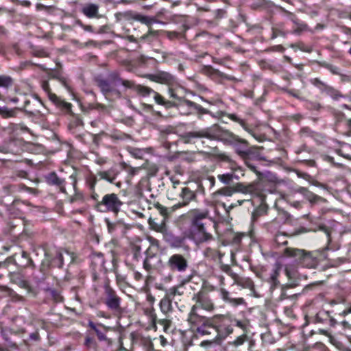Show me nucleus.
Here are the masks:
<instances>
[{
    "instance_id": "1",
    "label": "nucleus",
    "mask_w": 351,
    "mask_h": 351,
    "mask_svg": "<svg viewBox=\"0 0 351 351\" xmlns=\"http://www.w3.org/2000/svg\"><path fill=\"white\" fill-rule=\"evenodd\" d=\"M143 77L152 82L167 85L169 99H166L152 88L137 84L132 80L128 89L135 91L142 97L152 95L155 102L165 109L176 108L181 110L182 108L186 107V110L183 112L185 115L197 114L198 118L201 119L203 114H211L210 111L208 109L194 101L186 99L185 88L180 84L178 79L169 73L160 71L155 74H146Z\"/></svg>"
},
{
    "instance_id": "2",
    "label": "nucleus",
    "mask_w": 351,
    "mask_h": 351,
    "mask_svg": "<svg viewBox=\"0 0 351 351\" xmlns=\"http://www.w3.org/2000/svg\"><path fill=\"white\" fill-rule=\"evenodd\" d=\"M209 212L207 210L191 209L183 217L189 221V228L180 235L175 234L167 229L163 232V239L171 248L188 249L186 240L194 241L197 244L212 241L213 237L208 228L210 226L208 220Z\"/></svg>"
},
{
    "instance_id": "3",
    "label": "nucleus",
    "mask_w": 351,
    "mask_h": 351,
    "mask_svg": "<svg viewBox=\"0 0 351 351\" xmlns=\"http://www.w3.org/2000/svg\"><path fill=\"white\" fill-rule=\"evenodd\" d=\"M181 138L185 143H191L194 138H201L220 141L226 146L232 147L235 153L244 160L250 158L255 154L254 148L250 145L246 139L230 130L223 129L218 124H213L199 130L185 132Z\"/></svg>"
},
{
    "instance_id": "4",
    "label": "nucleus",
    "mask_w": 351,
    "mask_h": 351,
    "mask_svg": "<svg viewBox=\"0 0 351 351\" xmlns=\"http://www.w3.org/2000/svg\"><path fill=\"white\" fill-rule=\"evenodd\" d=\"M84 180L90 199L95 203L94 209L100 213H112L114 215H117L123 205V202L121 200L118 194L114 193H106L100 198V195L96 191L97 183L96 176L93 172H90L86 175Z\"/></svg>"
},
{
    "instance_id": "5",
    "label": "nucleus",
    "mask_w": 351,
    "mask_h": 351,
    "mask_svg": "<svg viewBox=\"0 0 351 351\" xmlns=\"http://www.w3.org/2000/svg\"><path fill=\"white\" fill-rule=\"evenodd\" d=\"M27 130V128L25 126L10 124L5 130L8 136L4 143L0 146V152L19 155L23 152L25 143L21 134Z\"/></svg>"
},
{
    "instance_id": "6",
    "label": "nucleus",
    "mask_w": 351,
    "mask_h": 351,
    "mask_svg": "<svg viewBox=\"0 0 351 351\" xmlns=\"http://www.w3.org/2000/svg\"><path fill=\"white\" fill-rule=\"evenodd\" d=\"M187 322L191 329L197 335H212L216 333L214 328V316L206 317L197 313H189Z\"/></svg>"
},
{
    "instance_id": "7",
    "label": "nucleus",
    "mask_w": 351,
    "mask_h": 351,
    "mask_svg": "<svg viewBox=\"0 0 351 351\" xmlns=\"http://www.w3.org/2000/svg\"><path fill=\"white\" fill-rule=\"evenodd\" d=\"M283 255L286 257L295 258L298 264L304 267L315 268L319 262L322 254L319 252H306L304 250L285 247Z\"/></svg>"
},
{
    "instance_id": "8",
    "label": "nucleus",
    "mask_w": 351,
    "mask_h": 351,
    "mask_svg": "<svg viewBox=\"0 0 351 351\" xmlns=\"http://www.w3.org/2000/svg\"><path fill=\"white\" fill-rule=\"evenodd\" d=\"M234 192H241L245 194L254 193L263 199V191L259 182L252 183L238 182L233 187L229 186L222 187L213 193L215 195L231 196Z\"/></svg>"
},
{
    "instance_id": "9",
    "label": "nucleus",
    "mask_w": 351,
    "mask_h": 351,
    "mask_svg": "<svg viewBox=\"0 0 351 351\" xmlns=\"http://www.w3.org/2000/svg\"><path fill=\"white\" fill-rule=\"evenodd\" d=\"M198 194L204 195V187L203 184H196L195 189L189 186H182L179 190L178 197L180 200L173 206L171 210L185 207L191 202H197V195Z\"/></svg>"
},
{
    "instance_id": "10",
    "label": "nucleus",
    "mask_w": 351,
    "mask_h": 351,
    "mask_svg": "<svg viewBox=\"0 0 351 351\" xmlns=\"http://www.w3.org/2000/svg\"><path fill=\"white\" fill-rule=\"evenodd\" d=\"M90 272L91 278L93 282V289L95 291L97 290L99 286L100 276L106 274L108 271L105 266L104 256L101 252H93L90 254Z\"/></svg>"
},
{
    "instance_id": "11",
    "label": "nucleus",
    "mask_w": 351,
    "mask_h": 351,
    "mask_svg": "<svg viewBox=\"0 0 351 351\" xmlns=\"http://www.w3.org/2000/svg\"><path fill=\"white\" fill-rule=\"evenodd\" d=\"M198 291H204L207 294H210L213 291H217L221 300L233 307L246 304L245 300L243 298H232L230 293L224 287L218 288L208 281L203 282L201 289Z\"/></svg>"
},
{
    "instance_id": "12",
    "label": "nucleus",
    "mask_w": 351,
    "mask_h": 351,
    "mask_svg": "<svg viewBox=\"0 0 351 351\" xmlns=\"http://www.w3.org/2000/svg\"><path fill=\"white\" fill-rule=\"evenodd\" d=\"M214 328L216 333L212 340H221L233 333L231 315L218 314L214 315Z\"/></svg>"
},
{
    "instance_id": "13",
    "label": "nucleus",
    "mask_w": 351,
    "mask_h": 351,
    "mask_svg": "<svg viewBox=\"0 0 351 351\" xmlns=\"http://www.w3.org/2000/svg\"><path fill=\"white\" fill-rule=\"evenodd\" d=\"M194 304L191 306L189 313H197V310L202 309L208 313H213L216 309L214 300L210 294L204 291H197L192 297Z\"/></svg>"
},
{
    "instance_id": "14",
    "label": "nucleus",
    "mask_w": 351,
    "mask_h": 351,
    "mask_svg": "<svg viewBox=\"0 0 351 351\" xmlns=\"http://www.w3.org/2000/svg\"><path fill=\"white\" fill-rule=\"evenodd\" d=\"M210 113L213 117L218 119H221L223 117H228L232 121L238 123L245 131L252 135L259 142H263L265 138L264 135L260 134L256 136L254 132L252 126L248 123L247 121L235 113H228L223 110H218L215 114H213L211 112Z\"/></svg>"
},
{
    "instance_id": "15",
    "label": "nucleus",
    "mask_w": 351,
    "mask_h": 351,
    "mask_svg": "<svg viewBox=\"0 0 351 351\" xmlns=\"http://www.w3.org/2000/svg\"><path fill=\"white\" fill-rule=\"evenodd\" d=\"M104 303L107 308L114 313H119L121 311V298L118 295L117 291L110 285L108 279H106L104 285Z\"/></svg>"
},
{
    "instance_id": "16",
    "label": "nucleus",
    "mask_w": 351,
    "mask_h": 351,
    "mask_svg": "<svg viewBox=\"0 0 351 351\" xmlns=\"http://www.w3.org/2000/svg\"><path fill=\"white\" fill-rule=\"evenodd\" d=\"M90 330L92 335L96 336L97 339L100 342H104L107 346H112L113 341L107 337V332L111 328L101 323H95L93 321L92 317L88 315L87 317V324L84 325Z\"/></svg>"
},
{
    "instance_id": "17",
    "label": "nucleus",
    "mask_w": 351,
    "mask_h": 351,
    "mask_svg": "<svg viewBox=\"0 0 351 351\" xmlns=\"http://www.w3.org/2000/svg\"><path fill=\"white\" fill-rule=\"evenodd\" d=\"M40 86L43 91L47 94L49 100L58 108L62 113L65 114H73V105L71 103L67 102L65 99L57 96L53 93L47 80H42Z\"/></svg>"
},
{
    "instance_id": "18",
    "label": "nucleus",
    "mask_w": 351,
    "mask_h": 351,
    "mask_svg": "<svg viewBox=\"0 0 351 351\" xmlns=\"http://www.w3.org/2000/svg\"><path fill=\"white\" fill-rule=\"evenodd\" d=\"M309 82L319 90L322 95L328 96L333 100L338 101L345 97L339 90L323 82L319 77L311 78Z\"/></svg>"
},
{
    "instance_id": "19",
    "label": "nucleus",
    "mask_w": 351,
    "mask_h": 351,
    "mask_svg": "<svg viewBox=\"0 0 351 351\" xmlns=\"http://www.w3.org/2000/svg\"><path fill=\"white\" fill-rule=\"evenodd\" d=\"M309 82L319 90L322 95L328 96L333 100L338 101L345 97L339 90L323 82L319 77L311 78Z\"/></svg>"
},
{
    "instance_id": "20",
    "label": "nucleus",
    "mask_w": 351,
    "mask_h": 351,
    "mask_svg": "<svg viewBox=\"0 0 351 351\" xmlns=\"http://www.w3.org/2000/svg\"><path fill=\"white\" fill-rule=\"evenodd\" d=\"M166 267L172 272L184 273L189 267V261L183 254H173L169 257Z\"/></svg>"
},
{
    "instance_id": "21",
    "label": "nucleus",
    "mask_w": 351,
    "mask_h": 351,
    "mask_svg": "<svg viewBox=\"0 0 351 351\" xmlns=\"http://www.w3.org/2000/svg\"><path fill=\"white\" fill-rule=\"evenodd\" d=\"M95 81L106 98L110 96H115L118 98L121 97V92L113 86V84L108 79H104L99 76L95 77Z\"/></svg>"
},
{
    "instance_id": "22",
    "label": "nucleus",
    "mask_w": 351,
    "mask_h": 351,
    "mask_svg": "<svg viewBox=\"0 0 351 351\" xmlns=\"http://www.w3.org/2000/svg\"><path fill=\"white\" fill-rule=\"evenodd\" d=\"M335 127L337 131L348 136H351V119H347L341 112L334 114Z\"/></svg>"
},
{
    "instance_id": "23",
    "label": "nucleus",
    "mask_w": 351,
    "mask_h": 351,
    "mask_svg": "<svg viewBox=\"0 0 351 351\" xmlns=\"http://www.w3.org/2000/svg\"><path fill=\"white\" fill-rule=\"evenodd\" d=\"M45 182L49 186H54L60 193L68 195L66 189V179L51 171L45 176Z\"/></svg>"
},
{
    "instance_id": "24",
    "label": "nucleus",
    "mask_w": 351,
    "mask_h": 351,
    "mask_svg": "<svg viewBox=\"0 0 351 351\" xmlns=\"http://www.w3.org/2000/svg\"><path fill=\"white\" fill-rule=\"evenodd\" d=\"M145 258L143 262V269L149 274L152 273L157 269L158 262L160 261L158 252L145 250L144 252Z\"/></svg>"
},
{
    "instance_id": "25",
    "label": "nucleus",
    "mask_w": 351,
    "mask_h": 351,
    "mask_svg": "<svg viewBox=\"0 0 351 351\" xmlns=\"http://www.w3.org/2000/svg\"><path fill=\"white\" fill-rule=\"evenodd\" d=\"M277 8L281 12L287 15L294 24V27L293 28V34H300L302 32L307 29L308 25L304 22L300 20L295 14L287 10L282 6H278Z\"/></svg>"
},
{
    "instance_id": "26",
    "label": "nucleus",
    "mask_w": 351,
    "mask_h": 351,
    "mask_svg": "<svg viewBox=\"0 0 351 351\" xmlns=\"http://www.w3.org/2000/svg\"><path fill=\"white\" fill-rule=\"evenodd\" d=\"M313 322L330 327H334L337 324V321L331 315L330 312L325 310L319 311L313 317Z\"/></svg>"
},
{
    "instance_id": "27",
    "label": "nucleus",
    "mask_w": 351,
    "mask_h": 351,
    "mask_svg": "<svg viewBox=\"0 0 351 351\" xmlns=\"http://www.w3.org/2000/svg\"><path fill=\"white\" fill-rule=\"evenodd\" d=\"M52 264L47 261L43 260L38 270L34 271L33 277L36 282L44 281L49 274Z\"/></svg>"
},
{
    "instance_id": "28",
    "label": "nucleus",
    "mask_w": 351,
    "mask_h": 351,
    "mask_svg": "<svg viewBox=\"0 0 351 351\" xmlns=\"http://www.w3.org/2000/svg\"><path fill=\"white\" fill-rule=\"evenodd\" d=\"M306 232V229L304 227H301L298 230H295V232L291 234H288L285 232H278L275 234L274 241L276 247L285 246L288 244L287 239L289 237L291 236L298 235Z\"/></svg>"
},
{
    "instance_id": "29",
    "label": "nucleus",
    "mask_w": 351,
    "mask_h": 351,
    "mask_svg": "<svg viewBox=\"0 0 351 351\" xmlns=\"http://www.w3.org/2000/svg\"><path fill=\"white\" fill-rule=\"evenodd\" d=\"M69 179L71 181V185L73 187L74 193L73 195L70 196L69 197V202L70 204H73L74 202L77 201H82L83 202L84 200V196L82 192H81L79 189L77 188V173L75 172H73L71 175L69 176Z\"/></svg>"
},
{
    "instance_id": "30",
    "label": "nucleus",
    "mask_w": 351,
    "mask_h": 351,
    "mask_svg": "<svg viewBox=\"0 0 351 351\" xmlns=\"http://www.w3.org/2000/svg\"><path fill=\"white\" fill-rule=\"evenodd\" d=\"M14 263L19 267L26 268V267H32L35 268L36 265L31 258L29 254L25 251H21V255L17 256L14 255Z\"/></svg>"
},
{
    "instance_id": "31",
    "label": "nucleus",
    "mask_w": 351,
    "mask_h": 351,
    "mask_svg": "<svg viewBox=\"0 0 351 351\" xmlns=\"http://www.w3.org/2000/svg\"><path fill=\"white\" fill-rule=\"evenodd\" d=\"M204 71L208 76L215 80H226L229 81H234L236 80L234 76L226 74L219 70L215 69L210 65L205 66Z\"/></svg>"
},
{
    "instance_id": "32",
    "label": "nucleus",
    "mask_w": 351,
    "mask_h": 351,
    "mask_svg": "<svg viewBox=\"0 0 351 351\" xmlns=\"http://www.w3.org/2000/svg\"><path fill=\"white\" fill-rule=\"evenodd\" d=\"M282 270V265L276 263L271 269L267 281L270 285V289L274 290L280 285L279 277Z\"/></svg>"
},
{
    "instance_id": "33",
    "label": "nucleus",
    "mask_w": 351,
    "mask_h": 351,
    "mask_svg": "<svg viewBox=\"0 0 351 351\" xmlns=\"http://www.w3.org/2000/svg\"><path fill=\"white\" fill-rule=\"evenodd\" d=\"M71 119L68 124V129L72 134L80 132L84 129V123L80 116L78 114H70Z\"/></svg>"
},
{
    "instance_id": "34",
    "label": "nucleus",
    "mask_w": 351,
    "mask_h": 351,
    "mask_svg": "<svg viewBox=\"0 0 351 351\" xmlns=\"http://www.w3.org/2000/svg\"><path fill=\"white\" fill-rule=\"evenodd\" d=\"M259 184L261 186V191H263V199H262L261 197H260L259 195H258L256 194L250 193L252 195L258 197L259 201L261 202L260 206L258 208H256L254 210V211L252 213V219L254 220L256 219L257 217L265 214L267 212V207L266 206V202H265V201H266L265 191L263 189V184L261 182H259Z\"/></svg>"
},
{
    "instance_id": "35",
    "label": "nucleus",
    "mask_w": 351,
    "mask_h": 351,
    "mask_svg": "<svg viewBox=\"0 0 351 351\" xmlns=\"http://www.w3.org/2000/svg\"><path fill=\"white\" fill-rule=\"evenodd\" d=\"M41 248L44 252V261H47L50 263L52 264L53 260L56 256H59L58 253L60 250L58 249L56 247L50 245L47 243H44L41 245Z\"/></svg>"
},
{
    "instance_id": "36",
    "label": "nucleus",
    "mask_w": 351,
    "mask_h": 351,
    "mask_svg": "<svg viewBox=\"0 0 351 351\" xmlns=\"http://www.w3.org/2000/svg\"><path fill=\"white\" fill-rule=\"evenodd\" d=\"M148 223L152 230L162 234L167 229L165 219L149 217Z\"/></svg>"
},
{
    "instance_id": "37",
    "label": "nucleus",
    "mask_w": 351,
    "mask_h": 351,
    "mask_svg": "<svg viewBox=\"0 0 351 351\" xmlns=\"http://www.w3.org/2000/svg\"><path fill=\"white\" fill-rule=\"evenodd\" d=\"M75 138L83 144H88L91 141L96 142L97 135L93 134L84 130L73 134Z\"/></svg>"
},
{
    "instance_id": "38",
    "label": "nucleus",
    "mask_w": 351,
    "mask_h": 351,
    "mask_svg": "<svg viewBox=\"0 0 351 351\" xmlns=\"http://www.w3.org/2000/svg\"><path fill=\"white\" fill-rule=\"evenodd\" d=\"M234 278V282L238 286L244 289H248L250 291H254V283L253 280L249 277H243L237 275H233Z\"/></svg>"
},
{
    "instance_id": "39",
    "label": "nucleus",
    "mask_w": 351,
    "mask_h": 351,
    "mask_svg": "<svg viewBox=\"0 0 351 351\" xmlns=\"http://www.w3.org/2000/svg\"><path fill=\"white\" fill-rule=\"evenodd\" d=\"M231 322L233 330L234 327H237L242 330V332H249L250 322L247 319H237L236 317L231 315Z\"/></svg>"
},
{
    "instance_id": "40",
    "label": "nucleus",
    "mask_w": 351,
    "mask_h": 351,
    "mask_svg": "<svg viewBox=\"0 0 351 351\" xmlns=\"http://www.w3.org/2000/svg\"><path fill=\"white\" fill-rule=\"evenodd\" d=\"M82 12L88 18L99 17V5L95 3L85 4L82 8Z\"/></svg>"
},
{
    "instance_id": "41",
    "label": "nucleus",
    "mask_w": 351,
    "mask_h": 351,
    "mask_svg": "<svg viewBox=\"0 0 351 351\" xmlns=\"http://www.w3.org/2000/svg\"><path fill=\"white\" fill-rule=\"evenodd\" d=\"M108 79L112 83L116 85L117 84H121L125 88H128L129 86L131 84L132 80H125L121 77L120 74L117 71H112L109 73Z\"/></svg>"
},
{
    "instance_id": "42",
    "label": "nucleus",
    "mask_w": 351,
    "mask_h": 351,
    "mask_svg": "<svg viewBox=\"0 0 351 351\" xmlns=\"http://www.w3.org/2000/svg\"><path fill=\"white\" fill-rule=\"evenodd\" d=\"M96 176L97 179L98 180V177L100 180H104L110 183H114L117 173L112 169H108L107 171H99L97 172V174H94Z\"/></svg>"
},
{
    "instance_id": "43",
    "label": "nucleus",
    "mask_w": 351,
    "mask_h": 351,
    "mask_svg": "<svg viewBox=\"0 0 351 351\" xmlns=\"http://www.w3.org/2000/svg\"><path fill=\"white\" fill-rule=\"evenodd\" d=\"M297 191L312 204L317 203L322 199L321 197L310 191L307 188L300 186L297 189Z\"/></svg>"
},
{
    "instance_id": "44",
    "label": "nucleus",
    "mask_w": 351,
    "mask_h": 351,
    "mask_svg": "<svg viewBox=\"0 0 351 351\" xmlns=\"http://www.w3.org/2000/svg\"><path fill=\"white\" fill-rule=\"evenodd\" d=\"M172 302L173 300L165 295L159 302L160 310L165 316H167L173 310Z\"/></svg>"
},
{
    "instance_id": "45",
    "label": "nucleus",
    "mask_w": 351,
    "mask_h": 351,
    "mask_svg": "<svg viewBox=\"0 0 351 351\" xmlns=\"http://www.w3.org/2000/svg\"><path fill=\"white\" fill-rule=\"evenodd\" d=\"M203 254L205 258L213 261H220L223 256L219 250L210 247L204 249Z\"/></svg>"
},
{
    "instance_id": "46",
    "label": "nucleus",
    "mask_w": 351,
    "mask_h": 351,
    "mask_svg": "<svg viewBox=\"0 0 351 351\" xmlns=\"http://www.w3.org/2000/svg\"><path fill=\"white\" fill-rule=\"evenodd\" d=\"M101 134L115 141H125L128 139H131V136L130 134L123 132L118 130H114L109 134L105 132H102Z\"/></svg>"
},
{
    "instance_id": "47",
    "label": "nucleus",
    "mask_w": 351,
    "mask_h": 351,
    "mask_svg": "<svg viewBox=\"0 0 351 351\" xmlns=\"http://www.w3.org/2000/svg\"><path fill=\"white\" fill-rule=\"evenodd\" d=\"M84 346L88 350L96 351L97 348V342L95 336L92 335L90 330H87L84 337Z\"/></svg>"
},
{
    "instance_id": "48",
    "label": "nucleus",
    "mask_w": 351,
    "mask_h": 351,
    "mask_svg": "<svg viewBox=\"0 0 351 351\" xmlns=\"http://www.w3.org/2000/svg\"><path fill=\"white\" fill-rule=\"evenodd\" d=\"M189 281V280H185L184 281L182 282V285L171 287L166 291L165 295L173 300L175 299V297L176 295H182L183 294V291H181L180 289L182 287L183 284Z\"/></svg>"
},
{
    "instance_id": "49",
    "label": "nucleus",
    "mask_w": 351,
    "mask_h": 351,
    "mask_svg": "<svg viewBox=\"0 0 351 351\" xmlns=\"http://www.w3.org/2000/svg\"><path fill=\"white\" fill-rule=\"evenodd\" d=\"M129 250L132 255L133 260L138 261L141 257V246L137 243H131Z\"/></svg>"
},
{
    "instance_id": "50",
    "label": "nucleus",
    "mask_w": 351,
    "mask_h": 351,
    "mask_svg": "<svg viewBox=\"0 0 351 351\" xmlns=\"http://www.w3.org/2000/svg\"><path fill=\"white\" fill-rule=\"evenodd\" d=\"M155 208L158 210L160 215L162 216L161 219H166L174 211L171 210V208H173V206L170 208L165 207L160 204V203H156L154 204Z\"/></svg>"
},
{
    "instance_id": "51",
    "label": "nucleus",
    "mask_w": 351,
    "mask_h": 351,
    "mask_svg": "<svg viewBox=\"0 0 351 351\" xmlns=\"http://www.w3.org/2000/svg\"><path fill=\"white\" fill-rule=\"evenodd\" d=\"M24 110L29 114L33 116H40L41 115V112L39 109L34 108L31 106V102L28 99L24 100V105L23 106Z\"/></svg>"
},
{
    "instance_id": "52",
    "label": "nucleus",
    "mask_w": 351,
    "mask_h": 351,
    "mask_svg": "<svg viewBox=\"0 0 351 351\" xmlns=\"http://www.w3.org/2000/svg\"><path fill=\"white\" fill-rule=\"evenodd\" d=\"M14 84V80L6 75H0V87L8 89Z\"/></svg>"
},
{
    "instance_id": "53",
    "label": "nucleus",
    "mask_w": 351,
    "mask_h": 351,
    "mask_svg": "<svg viewBox=\"0 0 351 351\" xmlns=\"http://www.w3.org/2000/svg\"><path fill=\"white\" fill-rule=\"evenodd\" d=\"M217 178L220 182L229 186L233 183V179L234 178V174L232 173L219 174Z\"/></svg>"
},
{
    "instance_id": "54",
    "label": "nucleus",
    "mask_w": 351,
    "mask_h": 351,
    "mask_svg": "<svg viewBox=\"0 0 351 351\" xmlns=\"http://www.w3.org/2000/svg\"><path fill=\"white\" fill-rule=\"evenodd\" d=\"M196 184H203L204 188L206 186L209 190H211L215 184V178L214 176H207L203 178L202 181Z\"/></svg>"
},
{
    "instance_id": "55",
    "label": "nucleus",
    "mask_w": 351,
    "mask_h": 351,
    "mask_svg": "<svg viewBox=\"0 0 351 351\" xmlns=\"http://www.w3.org/2000/svg\"><path fill=\"white\" fill-rule=\"evenodd\" d=\"M247 333L248 332H242L241 335H239L230 343L234 347H239L242 346L248 339Z\"/></svg>"
},
{
    "instance_id": "56",
    "label": "nucleus",
    "mask_w": 351,
    "mask_h": 351,
    "mask_svg": "<svg viewBox=\"0 0 351 351\" xmlns=\"http://www.w3.org/2000/svg\"><path fill=\"white\" fill-rule=\"evenodd\" d=\"M304 351H329V350L323 343L317 342L308 346Z\"/></svg>"
},
{
    "instance_id": "57",
    "label": "nucleus",
    "mask_w": 351,
    "mask_h": 351,
    "mask_svg": "<svg viewBox=\"0 0 351 351\" xmlns=\"http://www.w3.org/2000/svg\"><path fill=\"white\" fill-rule=\"evenodd\" d=\"M290 47L293 49H298L303 52L311 53L312 51V47L309 45L304 44L303 42H298L290 45Z\"/></svg>"
},
{
    "instance_id": "58",
    "label": "nucleus",
    "mask_w": 351,
    "mask_h": 351,
    "mask_svg": "<svg viewBox=\"0 0 351 351\" xmlns=\"http://www.w3.org/2000/svg\"><path fill=\"white\" fill-rule=\"evenodd\" d=\"M284 91L289 95L296 98L298 100L304 101V97L302 95L300 90L295 88H285Z\"/></svg>"
},
{
    "instance_id": "59",
    "label": "nucleus",
    "mask_w": 351,
    "mask_h": 351,
    "mask_svg": "<svg viewBox=\"0 0 351 351\" xmlns=\"http://www.w3.org/2000/svg\"><path fill=\"white\" fill-rule=\"evenodd\" d=\"M49 77L51 79L58 80L66 89H67L69 91L72 90V88L69 84V80L66 77H59L58 75H56V74H50Z\"/></svg>"
},
{
    "instance_id": "60",
    "label": "nucleus",
    "mask_w": 351,
    "mask_h": 351,
    "mask_svg": "<svg viewBox=\"0 0 351 351\" xmlns=\"http://www.w3.org/2000/svg\"><path fill=\"white\" fill-rule=\"evenodd\" d=\"M24 205L29 206L30 204L26 203L25 202H21L19 199H14L12 202V205L10 206V210L16 209L19 212L18 215L23 214L22 206Z\"/></svg>"
},
{
    "instance_id": "61",
    "label": "nucleus",
    "mask_w": 351,
    "mask_h": 351,
    "mask_svg": "<svg viewBox=\"0 0 351 351\" xmlns=\"http://www.w3.org/2000/svg\"><path fill=\"white\" fill-rule=\"evenodd\" d=\"M11 279L19 285L20 287L27 289L29 288V283L27 280L22 279L17 274H12Z\"/></svg>"
},
{
    "instance_id": "62",
    "label": "nucleus",
    "mask_w": 351,
    "mask_h": 351,
    "mask_svg": "<svg viewBox=\"0 0 351 351\" xmlns=\"http://www.w3.org/2000/svg\"><path fill=\"white\" fill-rule=\"evenodd\" d=\"M104 221L106 224L107 229L109 233H114L118 226H120V223L119 221L112 222L109 218H105Z\"/></svg>"
},
{
    "instance_id": "63",
    "label": "nucleus",
    "mask_w": 351,
    "mask_h": 351,
    "mask_svg": "<svg viewBox=\"0 0 351 351\" xmlns=\"http://www.w3.org/2000/svg\"><path fill=\"white\" fill-rule=\"evenodd\" d=\"M158 324L163 327L165 332H167L171 326V321L167 318V315L165 318L158 319L156 320V324Z\"/></svg>"
},
{
    "instance_id": "64",
    "label": "nucleus",
    "mask_w": 351,
    "mask_h": 351,
    "mask_svg": "<svg viewBox=\"0 0 351 351\" xmlns=\"http://www.w3.org/2000/svg\"><path fill=\"white\" fill-rule=\"evenodd\" d=\"M60 256H56L54 258V260H53L52 263V267H58V268H62L64 265V259H63V255L61 252V250L59 251L58 253Z\"/></svg>"
}]
</instances>
